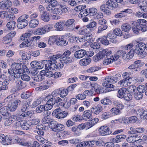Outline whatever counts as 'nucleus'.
Listing matches in <instances>:
<instances>
[{"instance_id":"obj_1","label":"nucleus","mask_w":147,"mask_h":147,"mask_svg":"<svg viewBox=\"0 0 147 147\" xmlns=\"http://www.w3.org/2000/svg\"><path fill=\"white\" fill-rule=\"evenodd\" d=\"M134 24L132 29L135 33L138 34L140 30L144 32L147 30V21L144 20L139 19L137 22H134Z\"/></svg>"},{"instance_id":"obj_2","label":"nucleus","mask_w":147,"mask_h":147,"mask_svg":"<svg viewBox=\"0 0 147 147\" xmlns=\"http://www.w3.org/2000/svg\"><path fill=\"white\" fill-rule=\"evenodd\" d=\"M115 81L114 77L111 76H108L105 78V82L102 85L103 86L107 88L106 89V91L109 92L113 90L112 89L114 87L113 84L115 83Z\"/></svg>"},{"instance_id":"obj_3","label":"nucleus","mask_w":147,"mask_h":147,"mask_svg":"<svg viewBox=\"0 0 147 147\" xmlns=\"http://www.w3.org/2000/svg\"><path fill=\"white\" fill-rule=\"evenodd\" d=\"M144 42H140L136 47L135 50V53L141 57H145L147 55L146 53L144 51L145 49L143 45Z\"/></svg>"},{"instance_id":"obj_4","label":"nucleus","mask_w":147,"mask_h":147,"mask_svg":"<svg viewBox=\"0 0 147 147\" xmlns=\"http://www.w3.org/2000/svg\"><path fill=\"white\" fill-rule=\"evenodd\" d=\"M32 33V31H30L23 34L20 37V39L22 40H24L22 44L20 45V47H22V46L23 47H28V43H29V42H30L29 40L31 38L30 37Z\"/></svg>"},{"instance_id":"obj_5","label":"nucleus","mask_w":147,"mask_h":147,"mask_svg":"<svg viewBox=\"0 0 147 147\" xmlns=\"http://www.w3.org/2000/svg\"><path fill=\"white\" fill-rule=\"evenodd\" d=\"M13 69L15 71H19L22 73H30L26 65L23 63H15L13 64Z\"/></svg>"},{"instance_id":"obj_6","label":"nucleus","mask_w":147,"mask_h":147,"mask_svg":"<svg viewBox=\"0 0 147 147\" xmlns=\"http://www.w3.org/2000/svg\"><path fill=\"white\" fill-rule=\"evenodd\" d=\"M53 28V26L51 24L47 25L37 29L36 31V34H42L51 30Z\"/></svg>"},{"instance_id":"obj_7","label":"nucleus","mask_w":147,"mask_h":147,"mask_svg":"<svg viewBox=\"0 0 147 147\" xmlns=\"http://www.w3.org/2000/svg\"><path fill=\"white\" fill-rule=\"evenodd\" d=\"M111 51H109L108 49H106L101 51H100L96 56V60H98L103 58H106V57H108L111 54ZM95 59L96 60V59Z\"/></svg>"},{"instance_id":"obj_8","label":"nucleus","mask_w":147,"mask_h":147,"mask_svg":"<svg viewBox=\"0 0 147 147\" xmlns=\"http://www.w3.org/2000/svg\"><path fill=\"white\" fill-rule=\"evenodd\" d=\"M16 34V33L15 31L11 32L2 38V42L5 44L10 43L11 41L12 38L14 37Z\"/></svg>"},{"instance_id":"obj_9","label":"nucleus","mask_w":147,"mask_h":147,"mask_svg":"<svg viewBox=\"0 0 147 147\" xmlns=\"http://www.w3.org/2000/svg\"><path fill=\"white\" fill-rule=\"evenodd\" d=\"M99 134L102 136L109 135L112 133L110 128L106 126L101 127L99 129Z\"/></svg>"},{"instance_id":"obj_10","label":"nucleus","mask_w":147,"mask_h":147,"mask_svg":"<svg viewBox=\"0 0 147 147\" xmlns=\"http://www.w3.org/2000/svg\"><path fill=\"white\" fill-rule=\"evenodd\" d=\"M92 37V35L90 33L86 34L84 35L80 38L79 42H83L88 41L87 42H91L94 40Z\"/></svg>"},{"instance_id":"obj_11","label":"nucleus","mask_w":147,"mask_h":147,"mask_svg":"<svg viewBox=\"0 0 147 147\" xmlns=\"http://www.w3.org/2000/svg\"><path fill=\"white\" fill-rule=\"evenodd\" d=\"M129 129L130 131L128 132L129 134H140L142 133L145 130L144 128L142 127L136 128L130 127Z\"/></svg>"},{"instance_id":"obj_12","label":"nucleus","mask_w":147,"mask_h":147,"mask_svg":"<svg viewBox=\"0 0 147 147\" xmlns=\"http://www.w3.org/2000/svg\"><path fill=\"white\" fill-rule=\"evenodd\" d=\"M20 100H16L13 102H10L8 105V107L11 111H14L16 110L18 106L20 105Z\"/></svg>"},{"instance_id":"obj_13","label":"nucleus","mask_w":147,"mask_h":147,"mask_svg":"<svg viewBox=\"0 0 147 147\" xmlns=\"http://www.w3.org/2000/svg\"><path fill=\"white\" fill-rule=\"evenodd\" d=\"M46 63L45 65V69L46 70H50L51 71L55 70L56 69V63H53L47 62V60H45L44 61Z\"/></svg>"},{"instance_id":"obj_14","label":"nucleus","mask_w":147,"mask_h":147,"mask_svg":"<svg viewBox=\"0 0 147 147\" xmlns=\"http://www.w3.org/2000/svg\"><path fill=\"white\" fill-rule=\"evenodd\" d=\"M12 4V3L9 0H6L0 2V9L5 10L9 8Z\"/></svg>"},{"instance_id":"obj_15","label":"nucleus","mask_w":147,"mask_h":147,"mask_svg":"<svg viewBox=\"0 0 147 147\" xmlns=\"http://www.w3.org/2000/svg\"><path fill=\"white\" fill-rule=\"evenodd\" d=\"M92 112L89 110H87L84 111L83 113V119L87 121H89L92 119Z\"/></svg>"},{"instance_id":"obj_16","label":"nucleus","mask_w":147,"mask_h":147,"mask_svg":"<svg viewBox=\"0 0 147 147\" xmlns=\"http://www.w3.org/2000/svg\"><path fill=\"white\" fill-rule=\"evenodd\" d=\"M132 12V10L130 9H125L124 10L122 11L120 13H117L115 16L116 18H121L127 16V15L123 13H131Z\"/></svg>"},{"instance_id":"obj_17","label":"nucleus","mask_w":147,"mask_h":147,"mask_svg":"<svg viewBox=\"0 0 147 147\" xmlns=\"http://www.w3.org/2000/svg\"><path fill=\"white\" fill-rule=\"evenodd\" d=\"M86 51L83 49H81L77 51L74 54V56L77 58H81L86 54Z\"/></svg>"},{"instance_id":"obj_18","label":"nucleus","mask_w":147,"mask_h":147,"mask_svg":"<svg viewBox=\"0 0 147 147\" xmlns=\"http://www.w3.org/2000/svg\"><path fill=\"white\" fill-rule=\"evenodd\" d=\"M57 45L59 46H64L68 44V42L62 37L57 38Z\"/></svg>"},{"instance_id":"obj_19","label":"nucleus","mask_w":147,"mask_h":147,"mask_svg":"<svg viewBox=\"0 0 147 147\" xmlns=\"http://www.w3.org/2000/svg\"><path fill=\"white\" fill-rule=\"evenodd\" d=\"M115 61L116 60H115V58L114 56H109L105 58V59L103 61V64L105 65H107Z\"/></svg>"},{"instance_id":"obj_20","label":"nucleus","mask_w":147,"mask_h":147,"mask_svg":"<svg viewBox=\"0 0 147 147\" xmlns=\"http://www.w3.org/2000/svg\"><path fill=\"white\" fill-rule=\"evenodd\" d=\"M118 4L112 0H109L106 2V5L108 6V9H113L118 7Z\"/></svg>"},{"instance_id":"obj_21","label":"nucleus","mask_w":147,"mask_h":147,"mask_svg":"<svg viewBox=\"0 0 147 147\" xmlns=\"http://www.w3.org/2000/svg\"><path fill=\"white\" fill-rule=\"evenodd\" d=\"M38 130L37 131L38 134L40 135L43 136L44 134V131L46 130L47 127L43 125H38L36 126Z\"/></svg>"},{"instance_id":"obj_22","label":"nucleus","mask_w":147,"mask_h":147,"mask_svg":"<svg viewBox=\"0 0 147 147\" xmlns=\"http://www.w3.org/2000/svg\"><path fill=\"white\" fill-rule=\"evenodd\" d=\"M126 138L125 135H120L117 136L115 138L111 139L112 142L114 143H118L121 142V140H123Z\"/></svg>"},{"instance_id":"obj_23","label":"nucleus","mask_w":147,"mask_h":147,"mask_svg":"<svg viewBox=\"0 0 147 147\" xmlns=\"http://www.w3.org/2000/svg\"><path fill=\"white\" fill-rule=\"evenodd\" d=\"M126 52L122 50L118 51L117 55H114L115 58V60H117L119 57H121L123 59L125 60Z\"/></svg>"},{"instance_id":"obj_24","label":"nucleus","mask_w":147,"mask_h":147,"mask_svg":"<svg viewBox=\"0 0 147 147\" xmlns=\"http://www.w3.org/2000/svg\"><path fill=\"white\" fill-rule=\"evenodd\" d=\"M90 91L88 90H85L83 93L79 94L76 95V97L80 100H83L85 99L86 96L90 93Z\"/></svg>"},{"instance_id":"obj_25","label":"nucleus","mask_w":147,"mask_h":147,"mask_svg":"<svg viewBox=\"0 0 147 147\" xmlns=\"http://www.w3.org/2000/svg\"><path fill=\"white\" fill-rule=\"evenodd\" d=\"M140 139V136L138 135H135L130 136L126 139L127 142L129 143H134L138 140Z\"/></svg>"},{"instance_id":"obj_26","label":"nucleus","mask_w":147,"mask_h":147,"mask_svg":"<svg viewBox=\"0 0 147 147\" xmlns=\"http://www.w3.org/2000/svg\"><path fill=\"white\" fill-rule=\"evenodd\" d=\"M75 21L74 19H70L67 20L65 22V25L67 27V31L69 30V29L73 26V24Z\"/></svg>"},{"instance_id":"obj_27","label":"nucleus","mask_w":147,"mask_h":147,"mask_svg":"<svg viewBox=\"0 0 147 147\" xmlns=\"http://www.w3.org/2000/svg\"><path fill=\"white\" fill-rule=\"evenodd\" d=\"M138 112L141 119L147 120V110L139 109Z\"/></svg>"},{"instance_id":"obj_28","label":"nucleus","mask_w":147,"mask_h":147,"mask_svg":"<svg viewBox=\"0 0 147 147\" xmlns=\"http://www.w3.org/2000/svg\"><path fill=\"white\" fill-rule=\"evenodd\" d=\"M58 4V3L57 1H55V2H53L52 3L48 5L46 7V9L50 11H54L55 9V6Z\"/></svg>"},{"instance_id":"obj_29","label":"nucleus","mask_w":147,"mask_h":147,"mask_svg":"<svg viewBox=\"0 0 147 147\" xmlns=\"http://www.w3.org/2000/svg\"><path fill=\"white\" fill-rule=\"evenodd\" d=\"M100 11L108 15H110L111 13V11L109 10V9H108V6L106 7L105 4L101 5L100 6Z\"/></svg>"},{"instance_id":"obj_30","label":"nucleus","mask_w":147,"mask_h":147,"mask_svg":"<svg viewBox=\"0 0 147 147\" xmlns=\"http://www.w3.org/2000/svg\"><path fill=\"white\" fill-rule=\"evenodd\" d=\"M64 23L63 22H59L56 23L55 25V30L61 31L63 30L64 28Z\"/></svg>"},{"instance_id":"obj_31","label":"nucleus","mask_w":147,"mask_h":147,"mask_svg":"<svg viewBox=\"0 0 147 147\" xmlns=\"http://www.w3.org/2000/svg\"><path fill=\"white\" fill-rule=\"evenodd\" d=\"M60 61H61L63 63L69 64L72 63V59L70 57H63L60 58Z\"/></svg>"},{"instance_id":"obj_32","label":"nucleus","mask_w":147,"mask_h":147,"mask_svg":"<svg viewBox=\"0 0 147 147\" xmlns=\"http://www.w3.org/2000/svg\"><path fill=\"white\" fill-rule=\"evenodd\" d=\"M91 61V59L89 58H84L80 60V63L82 65L86 66L90 63Z\"/></svg>"},{"instance_id":"obj_33","label":"nucleus","mask_w":147,"mask_h":147,"mask_svg":"<svg viewBox=\"0 0 147 147\" xmlns=\"http://www.w3.org/2000/svg\"><path fill=\"white\" fill-rule=\"evenodd\" d=\"M9 108L7 106H5L1 108L0 109V112L2 115L7 116L8 115Z\"/></svg>"},{"instance_id":"obj_34","label":"nucleus","mask_w":147,"mask_h":147,"mask_svg":"<svg viewBox=\"0 0 147 147\" xmlns=\"http://www.w3.org/2000/svg\"><path fill=\"white\" fill-rule=\"evenodd\" d=\"M135 52V50L134 49H131L127 54L126 53L125 60L131 59L134 56Z\"/></svg>"},{"instance_id":"obj_35","label":"nucleus","mask_w":147,"mask_h":147,"mask_svg":"<svg viewBox=\"0 0 147 147\" xmlns=\"http://www.w3.org/2000/svg\"><path fill=\"white\" fill-rule=\"evenodd\" d=\"M39 23L38 20L34 19L31 20L30 22V26L32 28H34L36 27Z\"/></svg>"},{"instance_id":"obj_36","label":"nucleus","mask_w":147,"mask_h":147,"mask_svg":"<svg viewBox=\"0 0 147 147\" xmlns=\"http://www.w3.org/2000/svg\"><path fill=\"white\" fill-rule=\"evenodd\" d=\"M98 40L101 42V43L103 45H107L109 44V40L106 36H104L101 38H99L98 39Z\"/></svg>"},{"instance_id":"obj_37","label":"nucleus","mask_w":147,"mask_h":147,"mask_svg":"<svg viewBox=\"0 0 147 147\" xmlns=\"http://www.w3.org/2000/svg\"><path fill=\"white\" fill-rule=\"evenodd\" d=\"M126 88H121L118 90V93L117 94V96L119 98H122L123 97L124 94L126 91Z\"/></svg>"},{"instance_id":"obj_38","label":"nucleus","mask_w":147,"mask_h":147,"mask_svg":"<svg viewBox=\"0 0 147 147\" xmlns=\"http://www.w3.org/2000/svg\"><path fill=\"white\" fill-rule=\"evenodd\" d=\"M41 19L45 22H48L49 21L50 18L47 12H44L41 16Z\"/></svg>"},{"instance_id":"obj_39","label":"nucleus","mask_w":147,"mask_h":147,"mask_svg":"<svg viewBox=\"0 0 147 147\" xmlns=\"http://www.w3.org/2000/svg\"><path fill=\"white\" fill-rule=\"evenodd\" d=\"M28 21H25L24 22H18L17 27L19 29H22L26 27L28 24Z\"/></svg>"},{"instance_id":"obj_40","label":"nucleus","mask_w":147,"mask_h":147,"mask_svg":"<svg viewBox=\"0 0 147 147\" xmlns=\"http://www.w3.org/2000/svg\"><path fill=\"white\" fill-rule=\"evenodd\" d=\"M57 36H52L50 37L48 41V43L50 45H52L55 42L57 44Z\"/></svg>"},{"instance_id":"obj_41","label":"nucleus","mask_w":147,"mask_h":147,"mask_svg":"<svg viewBox=\"0 0 147 147\" xmlns=\"http://www.w3.org/2000/svg\"><path fill=\"white\" fill-rule=\"evenodd\" d=\"M126 89L129 92L134 94L136 91V87L135 86L130 85L128 86Z\"/></svg>"},{"instance_id":"obj_42","label":"nucleus","mask_w":147,"mask_h":147,"mask_svg":"<svg viewBox=\"0 0 147 147\" xmlns=\"http://www.w3.org/2000/svg\"><path fill=\"white\" fill-rule=\"evenodd\" d=\"M15 85L16 87L19 90L22 89L24 88L22 81L19 80H17L15 82Z\"/></svg>"},{"instance_id":"obj_43","label":"nucleus","mask_w":147,"mask_h":147,"mask_svg":"<svg viewBox=\"0 0 147 147\" xmlns=\"http://www.w3.org/2000/svg\"><path fill=\"white\" fill-rule=\"evenodd\" d=\"M23 124L22 125V128L24 130H27L29 129L30 126L29 122H26L25 121H22Z\"/></svg>"},{"instance_id":"obj_44","label":"nucleus","mask_w":147,"mask_h":147,"mask_svg":"<svg viewBox=\"0 0 147 147\" xmlns=\"http://www.w3.org/2000/svg\"><path fill=\"white\" fill-rule=\"evenodd\" d=\"M11 138L10 137L9 135H7L5 136V138L3 144L5 145L10 144L11 143Z\"/></svg>"},{"instance_id":"obj_45","label":"nucleus","mask_w":147,"mask_h":147,"mask_svg":"<svg viewBox=\"0 0 147 147\" xmlns=\"http://www.w3.org/2000/svg\"><path fill=\"white\" fill-rule=\"evenodd\" d=\"M56 127L55 130H54V131L55 132L62 131L63 130L65 129L64 125L60 123H57Z\"/></svg>"},{"instance_id":"obj_46","label":"nucleus","mask_w":147,"mask_h":147,"mask_svg":"<svg viewBox=\"0 0 147 147\" xmlns=\"http://www.w3.org/2000/svg\"><path fill=\"white\" fill-rule=\"evenodd\" d=\"M7 26L10 30L13 29L14 27H16V23L13 21H10L7 23Z\"/></svg>"},{"instance_id":"obj_47","label":"nucleus","mask_w":147,"mask_h":147,"mask_svg":"<svg viewBox=\"0 0 147 147\" xmlns=\"http://www.w3.org/2000/svg\"><path fill=\"white\" fill-rule=\"evenodd\" d=\"M87 10L88 12L89 15L90 16H93L96 15L97 12V9L94 7L87 9Z\"/></svg>"},{"instance_id":"obj_48","label":"nucleus","mask_w":147,"mask_h":147,"mask_svg":"<svg viewBox=\"0 0 147 147\" xmlns=\"http://www.w3.org/2000/svg\"><path fill=\"white\" fill-rule=\"evenodd\" d=\"M88 15H89L88 12L87 10V9L81 11L79 14L78 16L80 18H82Z\"/></svg>"},{"instance_id":"obj_49","label":"nucleus","mask_w":147,"mask_h":147,"mask_svg":"<svg viewBox=\"0 0 147 147\" xmlns=\"http://www.w3.org/2000/svg\"><path fill=\"white\" fill-rule=\"evenodd\" d=\"M131 28L130 25L128 23L124 24L121 27L122 30L125 32L129 31L130 30Z\"/></svg>"},{"instance_id":"obj_50","label":"nucleus","mask_w":147,"mask_h":147,"mask_svg":"<svg viewBox=\"0 0 147 147\" xmlns=\"http://www.w3.org/2000/svg\"><path fill=\"white\" fill-rule=\"evenodd\" d=\"M131 80V78L129 77H127L125 78L123 80H120L118 82V84H120L121 86H123L125 83H127V80L130 81Z\"/></svg>"},{"instance_id":"obj_51","label":"nucleus","mask_w":147,"mask_h":147,"mask_svg":"<svg viewBox=\"0 0 147 147\" xmlns=\"http://www.w3.org/2000/svg\"><path fill=\"white\" fill-rule=\"evenodd\" d=\"M41 37L40 36H36L33 37H31V38L29 39L30 42H29L28 43V47H30L32 44V42L33 41H37V40L39 39Z\"/></svg>"},{"instance_id":"obj_52","label":"nucleus","mask_w":147,"mask_h":147,"mask_svg":"<svg viewBox=\"0 0 147 147\" xmlns=\"http://www.w3.org/2000/svg\"><path fill=\"white\" fill-rule=\"evenodd\" d=\"M100 101L101 103L103 105H110L112 104L111 101L107 98H105L101 99Z\"/></svg>"},{"instance_id":"obj_53","label":"nucleus","mask_w":147,"mask_h":147,"mask_svg":"<svg viewBox=\"0 0 147 147\" xmlns=\"http://www.w3.org/2000/svg\"><path fill=\"white\" fill-rule=\"evenodd\" d=\"M28 16L26 14L23 15L20 17L17 20L18 22L28 21L27 19L28 18Z\"/></svg>"},{"instance_id":"obj_54","label":"nucleus","mask_w":147,"mask_h":147,"mask_svg":"<svg viewBox=\"0 0 147 147\" xmlns=\"http://www.w3.org/2000/svg\"><path fill=\"white\" fill-rule=\"evenodd\" d=\"M111 113L113 115H118L121 113L120 110L116 107L112 108L110 110Z\"/></svg>"},{"instance_id":"obj_55","label":"nucleus","mask_w":147,"mask_h":147,"mask_svg":"<svg viewBox=\"0 0 147 147\" xmlns=\"http://www.w3.org/2000/svg\"><path fill=\"white\" fill-rule=\"evenodd\" d=\"M61 88H59V90H61L60 93V96L61 97H64L68 94V90L67 89H63L61 90Z\"/></svg>"},{"instance_id":"obj_56","label":"nucleus","mask_w":147,"mask_h":147,"mask_svg":"<svg viewBox=\"0 0 147 147\" xmlns=\"http://www.w3.org/2000/svg\"><path fill=\"white\" fill-rule=\"evenodd\" d=\"M123 98L126 100L129 101L132 99V96L130 93L125 92L124 94Z\"/></svg>"},{"instance_id":"obj_57","label":"nucleus","mask_w":147,"mask_h":147,"mask_svg":"<svg viewBox=\"0 0 147 147\" xmlns=\"http://www.w3.org/2000/svg\"><path fill=\"white\" fill-rule=\"evenodd\" d=\"M51 96L50 95H49L46 97V98L48 99L50 98L49 100L47 101V103H49L50 104L53 105L55 103L56 99L54 97L50 98L49 97Z\"/></svg>"},{"instance_id":"obj_58","label":"nucleus","mask_w":147,"mask_h":147,"mask_svg":"<svg viewBox=\"0 0 147 147\" xmlns=\"http://www.w3.org/2000/svg\"><path fill=\"white\" fill-rule=\"evenodd\" d=\"M57 123V122L55 121H51L49 124V127L52 129L53 131H54V130H55Z\"/></svg>"},{"instance_id":"obj_59","label":"nucleus","mask_w":147,"mask_h":147,"mask_svg":"<svg viewBox=\"0 0 147 147\" xmlns=\"http://www.w3.org/2000/svg\"><path fill=\"white\" fill-rule=\"evenodd\" d=\"M146 87L144 85H139L137 88V90L138 91L142 93L144 92L146 90Z\"/></svg>"},{"instance_id":"obj_60","label":"nucleus","mask_w":147,"mask_h":147,"mask_svg":"<svg viewBox=\"0 0 147 147\" xmlns=\"http://www.w3.org/2000/svg\"><path fill=\"white\" fill-rule=\"evenodd\" d=\"M30 93L28 91H26L23 92L21 95V98L24 99H27L31 96Z\"/></svg>"},{"instance_id":"obj_61","label":"nucleus","mask_w":147,"mask_h":147,"mask_svg":"<svg viewBox=\"0 0 147 147\" xmlns=\"http://www.w3.org/2000/svg\"><path fill=\"white\" fill-rule=\"evenodd\" d=\"M127 122L130 123H133L136 122L138 120L137 117L136 116H132L128 118Z\"/></svg>"},{"instance_id":"obj_62","label":"nucleus","mask_w":147,"mask_h":147,"mask_svg":"<svg viewBox=\"0 0 147 147\" xmlns=\"http://www.w3.org/2000/svg\"><path fill=\"white\" fill-rule=\"evenodd\" d=\"M67 114L68 113L67 112L61 111L58 115H57V116L56 117L58 119L64 118L66 117Z\"/></svg>"},{"instance_id":"obj_63","label":"nucleus","mask_w":147,"mask_h":147,"mask_svg":"<svg viewBox=\"0 0 147 147\" xmlns=\"http://www.w3.org/2000/svg\"><path fill=\"white\" fill-rule=\"evenodd\" d=\"M36 138L38 140V141L42 143V144H45V143L47 144L48 143V141L47 140L45 139L40 136H36Z\"/></svg>"},{"instance_id":"obj_64","label":"nucleus","mask_w":147,"mask_h":147,"mask_svg":"<svg viewBox=\"0 0 147 147\" xmlns=\"http://www.w3.org/2000/svg\"><path fill=\"white\" fill-rule=\"evenodd\" d=\"M134 98L137 100H140L143 97L142 93L138 92H135L134 94Z\"/></svg>"}]
</instances>
